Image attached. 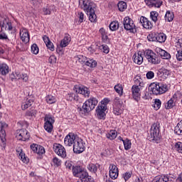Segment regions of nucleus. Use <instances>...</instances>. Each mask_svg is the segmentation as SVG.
I'll list each match as a JSON object with an SVG mask.
<instances>
[{"label":"nucleus","mask_w":182,"mask_h":182,"mask_svg":"<svg viewBox=\"0 0 182 182\" xmlns=\"http://www.w3.org/2000/svg\"><path fill=\"white\" fill-rule=\"evenodd\" d=\"M133 60L136 65H141V63H143V55L141 51H139L133 55Z\"/></svg>","instance_id":"nucleus-21"},{"label":"nucleus","mask_w":182,"mask_h":182,"mask_svg":"<svg viewBox=\"0 0 182 182\" xmlns=\"http://www.w3.org/2000/svg\"><path fill=\"white\" fill-rule=\"evenodd\" d=\"M98 103L99 101L96 97H90L85 102L82 107H78L77 110L81 114H87L97 106Z\"/></svg>","instance_id":"nucleus-3"},{"label":"nucleus","mask_w":182,"mask_h":182,"mask_svg":"<svg viewBox=\"0 0 182 182\" xmlns=\"http://www.w3.org/2000/svg\"><path fill=\"white\" fill-rule=\"evenodd\" d=\"M64 144L66 146H72L73 144V151L76 154H80L85 151V143L83 139L79 138L73 133H69L64 139Z\"/></svg>","instance_id":"nucleus-1"},{"label":"nucleus","mask_w":182,"mask_h":182,"mask_svg":"<svg viewBox=\"0 0 182 182\" xmlns=\"http://www.w3.org/2000/svg\"><path fill=\"white\" fill-rule=\"evenodd\" d=\"M134 79L135 85L132 87V97L136 102H139L141 96L140 90H141V87H144V82H143V79L139 76Z\"/></svg>","instance_id":"nucleus-4"},{"label":"nucleus","mask_w":182,"mask_h":182,"mask_svg":"<svg viewBox=\"0 0 182 182\" xmlns=\"http://www.w3.org/2000/svg\"><path fill=\"white\" fill-rule=\"evenodd\" d=\"M174 132L178 136H182V122L178 123L177 126L175 127Z\"/></svg>","instance_id":"nucleus-37"},{"label":"nucleus","mask_w":182,"mask_h":182,"mask_svg":"<svg viewBox=\"0 0 182 182\" xmlns=\"http://www.w3.org/2000/svg\"><path fill=\"white\" fill-rule=\"evenodd\" d=\"M77 59L79 63H81V65H83V63H85L86 61V57L83 55L77 56Z\"/></svg>","instance_id":"nucleus-55"},{"label":"nucleus","mask_w":182,"mask_h":182,"mask_svg":"<svg viewBox=\"0 0 182 182\" xmlns=\"http://www.w3.org/2000/svg\"><path fill=\"white\" fill-rule=\"evenodd\" d=\"M149 90L152 92L153 95L155 96H159V95H163L168 90L167 84L162 82H153L149 87Z\"/></svg>","instance_id":"nucleus-6"},{"label":"nucleus","mask_w":182,"mask_h":182,"mask_svg":"<svg viewBox=\"0 0 182 182\" xmlns=\"http://www.w3.org/2000/svg\"><path fill=\"white\" fill-rule=\"evenodd\" d=\"M106 110L107 107L98 105L96 109L97 117L100 120L106 119Z\"/></svg>","instance_id":"nucleus-14"},{"label":"nucleus","mask_w":182,"mask_h":182,"mask_svg":"<svg viewBox=\"0 0 182 182\" xmlns=\"http://www.w3.org/2000/svg\"><path fill=\"white\" fill-rule=\"evenodd\" d=\"M45 148L41 145H38V148H37V151H36V154H39V156L42 155V154H45Z\"/></svg>","instance_id":"nucleus-52"},{"label":"nucleus","mask_w":182,"mask_h":182,"mask_svg":"<svg viewBox=\"0 0 182 182\" xmlns=\"http://www.w3.org/2000/svg\"><path fill=\"white\" fill-rule=\"evenodd\" d=\"M144 2L149 8H160L163 5V1L160 0H144Z\"/></svg>","instance_id":"nucleus-16"},{"label":"nucleus","mask_w":182,"mask_h":182,"mask_svg":"<svg viewBox=\"0 0 182 182\" xmlns=\"http://www.w3.org/2000/svg\"><path fill=\"white\" fill-rule=\"evenodd\" d=\"M0 41H6V42H9L10 40L5 33L0 31Z\"/></svg>","instance_id":"nucleus-53"},{"label":"nucleus","mask_w":182,"mask_h":182,"mask_svg":"<svg viewBox=\"0 0 182 182\" xmlns=\"http://www.w3.org/2000/svg\"><path fill=\"white\" fill-rule=\"evenodd\" d=\"M118 9L120 12H124L127 9V3L125 1H121L117 4Z\"/></svg>","instance_id":"nucleus-32"},{"label":"nucleus","mask_w":182,"mask_h":182,"mask_svg":"<svg viewBox=\"0 0 182 182\" xmlns=\"http://www.w3.org/2000/svg\"><path fill=\"white\" fill-rule=\"evenodd\" d=\"M157 53L161 56V58L162 59H171V55H170V53H168V52L161 49V48H159L157 50Z\"/></svg>","instance_id":"nucleus-25"},{"label":"nucleus","mask_w":182,"mask_h":182,"mask_svg":"<svg viewBox=\"0 0 182 182\" xmlns=\"http://www.w3.org/2000/svg\"><path fill=\"white\" fill-rule=\"evenodd\" d=\"M65 166L66 168H68V170H72V168H73V162L67 161H65Z\"/></svg>","instance_id":"nucleus-57"},{"label":"nucleus","mask_w":182,"mask_h":182,"mask_svg":"<svg viewBox=\"0 0 182 182\" xmlns=\"http://www.w3.org/2000/svg\"><path fill=\"white\" fill-rule=\"evenodd\" d=\"M150 18L151 19V21H153V22H154V23H156V22H157V21H159V12L157 11H151L150 12Z\"/></svg>","instance_id":"nucleus-40"},{"label":"nucleus","mask_w":182,"mask_h":182,"mask_svg":"<svg viewBox=\"0 0 182 182\" xmlns=\"http://www.w3.org/2000/svg\"><path fill=\"white\" fill-rule=\"evenodd\" d=\"M147 139L149 141L155 143L160 141V139H161V135H160V122H155L151 125Z\"/></svg>","instance_id":"nucleus-5"},{"label":"nucleus","mask_w":182,"mask_h":182,"mask_svg":"<svg viewBox=\"0 0 182 182\" xmlns=\"http://www.w3.org/2000/svg\"><path fill=\"white\" fill-rule=\"evenodd\" d=\"M144 54L149 63L151 65H159L160 63V58H159V55L154 53L153 50H146L144 51Z\"/></svg>","instance_id":"nucleus-7"},{"label":"nucleus","mask_w":182,"mask_h":182,"mask_svg":"<svg viewBox=\"0 0 182 182\" xmlns=\"http://www.w3.org/2000/svg\"><path fill=\"white\" fill-rule=\"evenodd\" d=\"M123 106V101L119 97H115L114 100L113 107H122Z\"/></svg>","instance_id":"nucleus-43"},{"label":"nucleus","mask_w":182,"mask_h":182,"mask_svg":"<svg viewBox=\"0 0 182 182\" xmlns=\"http://www.w3.org/2000/svg\"><path fill=\"white\" fill-rule=\"evenodd\" d=\"M44 129L48 133L53 132V123H55V118L52 115L46 114L44 117Z\"/></svg>","instance_id":"nucleus-9"},{"label":"nucleus","mask_w":182,"mask_h":182,"mask_svg":"<svg viewBox=\"0 0 182 182\" xmlns=\"http://www.w3.org/2000/svg\"><path fill=\"white\" fill-rule=\"evenodd\" d=\"M174 19V13L171 12L170 11H166L165 15V21L168 22H171Z\"/></svg>","instance_id":"nucleus-38"},{"label":"nucleus","mask_w":182,"mask_h":182,"mask_svg":"<svg viewBox=\"0 0 182 182\" xmlns=\"http://www.w3.org/2000/svg\"><path fill=\"white\" fill-rule=\"evenodd\" d=\"M153 107L154 110H159L161 107V100L160 99H155Z\"/></svg>","instance_id":"nucleus-46"},{"label":"nucleus","mask_w":182,"mask_h":182,"mask_svg":"<svg viewBox=\"0 0 182 182\" xmlns=\"http://www.w3.org/2000/svg\"><path fill=\"white\" fill-rule=\"evenodd\" d=\"M28 2L31 4V5H33L34 6H37V5H39L41 2H42L41 0H28Z\"/></svg>","instance_id":"nucleus-62"},{"label":"nucleus","mask_w":182,"mask_h":182,"mask_svg":"<svg viewBox=\"0 0 182 182\" xmlns=\"http://www.w3.org/2000/svg\"><path fill=\"white\" fill-rule=\"evenodd\" d=\"M123 25L125 31H129L131 33H136L137 32L134 22L129 16L124 18Z\"/></svg>","instance_id":"nucleus-8"},{"label":"nucleus","mask_w":182,"mask_h":182,"mask_svg":"<svg viewBox=\"0 0 182 182\" xmlns=\"http://www.w3.org/2000/svg\"><path fill=\"white\" fill-rule=\"evenodd\" d=\"M16 79L19 80V79H22L23 82H28V75L26 74H21L18 73H15Z\"/></svg>","instance_id":"nucleus-39"},{"label":"nucleus","mask_w":182,"mask_h":182,"mask_svg":"<svg viewBox=\"0 0 182 182\" xmlns=\"http://www.w3.org/2000/svg\"><path fill=\"white\" fill-rule=\"evenodd\" d=\"M43 41H44V43H46L48 49H49L52 52H53V50H55V46H53V43H52V41H50V40L49 39V37L44 36L43 37Z\"/></svg>","instance_id":"nucleus-23"},{"label":"nucleus","mask_w":182,"mask_h":182,"mask_svg":"<svg viewBox=\"0 0 182 182\" xmlns=\"http://www.w3.org/2000/svg\"><path fill=\"white\" fill-rule=\"evenodd\" d=\"M9 66L6 63L0 64V75L2 76H6L9 73Z\"/></svg>","instance_id":"nucleus-22"},{"label":"nucleus","mask_w":182,"mask_h":182,"mask_svg":"<svg viewBox=\"0 0 182 182\" xmlns=\"http://www.w3.org/2000/svg\"><path fill=\"white\" fill-rule=\"evenodd\" d=\"M53 150L58 156L62 157L63 159L66 158V149L65 146H63L60 144H53Z\"/></svg>","instance_id":"nucleus-12"},{"label":"nucleus","mask_w":182,"mask_h":182,"mask_svg":"<svg viewBox=\"0 0 182 182\" xmlns=\"http://www.w3.org/2000/svg\"><path fill=\"white\" fill-rule=\"evenodd\" d=\"M166 39H167V36L164 33H156V42H159V43H164L166 42Z\"/></svg>","instance_id":"nucleus-27"},{"label":"nucleus","mask_w":182,"mask_h":182,"mask_svg":"<svg viewBox=\"0 0 182 182\" xmlns=\"http://www.w3.org/2000/svg\"><path fill=\"white\" fill-rule=\"evenodd\" d=\"M20 36H21V39L22 41V42H23L24 43H28V42H29V33H28V31H24L22 33H20Z\"/></svg>","instance_id":"nucleus-30"},{"label":"nucleus","mask_w":182,"mask_h":182,"mask_svg":"<svg viewBox=\"0 0 182 182\" xmlns=\"http://www.w3.org/2000/svg\"><path fill=\"white\" fill-rule=\"evenodd\" d=\"M70 42V37L69 36H65L64 38L60 41V46L62 48H66L69 43Z\"/></svg>","instance_id":"nucleus-34"},{"label":"nucleus","mask_w":182,"mask_h":182,"mask_svg":"<svg viewBox=\"0 0 182 182\" xmlns=\"http://www.w3.org/2000/svg\"><path fill=\"white\" fill-rule=\"evenodd\" d=\"M109 177L112 180H116L119 177V168L113 164L109 165Z\"/></svg>","instance_id":"nucleus-15"},{"label":"nucleus","mask_w":182,"mask_h":182,"mask_svg":"<svg viewBox=\"0 0 182 182\" xmlns=\"http://www.w3.org/2000/svg\"><path fill=\"white\" fill-rule=\"evenodd\" d=\"M153 77H154V72L148 71L146 73V79H153Z\"/></svg>","instance_id":"nucleus-64"},{"label":"nucleus","mask_w":182,"mask_h":182,"mask_svg":"<svg viewBox=\"0 0 182 182\" xmlns=\"http://www.w3.org/2000/svg\"><path fill=\"white\" fill-rule=\"evenodd\" d=\"M46 100L48 105H53V103H56V97L53 95H48L46 97Z\"/></svg>","instance_id":"nucleus-45"},{"label":"nucleus","mask_w":182,"mask_h":182,"mask_svg":"<svg viewBox=\"0 0 182 182\" xmlns=\"http://www.w3.org/2000/svg\"><path fill=\"white\" fill-rule=\"evenodd\" d=\"M123 144L125 150H130L132 149V141H130V139H124V141H123Z\"/></svg>","instance_id":"nucleus-42"},{"label":"nucleus","mask_w":182,"mask_h":182,"mask_svg":"<svg viewBox=\"0 0 182 182\" xmlns=\"http://www.w3.org/2000/svg\"><path fill=\"white\" fill-rule=\"evenodd\" d=\"M26 116H28V117H33V116H36V110L27 111L26 113Z\"/></svg>","instance_id":"nucleus-58"},{"label":"nucleus","mask_w":182,"mask_h":182,"mask_svg":"<svg viewBox=\"0 0 182 182\" xmlns=\"http://www.w3.org/2000/svg\"><path fill=\"white\" fill-rule=\"evenodd\" d=\"M77 182H95V180L87 172L86 176H82Z\"/></svg>","instance_id":"nucleus-33"},{"label":"nucleus","mask_w":182,"mask_h":182,"mask_svg":"<svg viewBox=\"0 0 182 182\" xmlns=\"http://www.w3.org/2000/svg\"><path fill=\"white\" fill-rule=\"evenodd\" d=\"M140 23L145 29H153V23L147 18L141 16L140 18Z\"/></svg>","instance_id":"nucleus-17"},{"label":"nucleus","mask_w":182,"mask_h":182,"mask_svg":"<svg viewBox=\"0 0 182 182\" xmlns=\"http://www.w3.org/2000/svg\"><path fill=\"white\" fill-rule=\"evenodd\" d=\"M51 12L52 11L49 6H46L43 9V15H50Z\"/></svg>","instance_id":"nucleus-56"},{"label":"nucleus","mask_w":182,"mask_h":182,"mask_svg":"<svg viewBox=\"0 0 182 182\" xmlns=\"http://www.w3.org/2000/svg\"><path fill=\"white\" fill-rule=\"evenodd\" d=\"M16 151L18 153L19 159L23 161V163L28 164V163H29V159L26 157L25 153H23V150H22V149H16Z\"/></svg>","instance_id":"nucleus-24"},{"label":"nucleus","mask_w":182,"mask_h":182,"mask_svg":"<svg viewBox=\"0 0 182 182\" xmlns=\"http://www.w3.org/2000/svg\"><path fill=\"white\" fill-rule=\"evenodd\" d=\"M109 102H110V100L108 98H105L102 101H101V105L100 106H105V107H107Z\"/></svg>","instance_id":"nucleus-61"},{"label":"nucleus","mask_w":182,"mask_h":182,"mask_svg":"<svg viewBox=\"0 0 182 182\" xmlns=\"http://www.w3.org/2000/svg\"><path fill=\"white\" fill-rule=\"evenodd\" d=\"M29 132L25 129H18L16 132V138L20 141H26L29 140Z\"/></svg>","instance_id":"nucleus-11"},{"label":"nucleus","mask_w":182,"mask_h":182,"mask_svg":"<svg viewBox=\"0 0 182 182\" xmlns=\"http://www.w3.org/2000/svg\"><path fill=\"white\" fill-rule=\"evenodd\" d=\"M175 149L178 153H182V143L181 142H177L175 144Z\"/></svg>","instance_id":"nucleus-54"},{"label":"nucleus","mask_w":182,"mask_h":182,"mask_svg":"<svg viewBox=\"0 0 182 182\" xmlns=\"http://www.w3.org/2000/svg\"><path fill=\"white\" fill-rule=\"evenodd\" d=\"M99 49L100 50H102L104 53H109L110 52V49L109 48V46L107 45H102L101 46H99Z\"/></svg>","instance_id":"nucleus-49"},{"label":"nucleus","mask_w":182,"mask_h":182,"mask_svg":"<svg viewBox=\"0 0 182 182\" xmlns=\"http://www.w3.org/2000/svg\"><path fill=\"white\" fill-rule=\"evenodd\" d=\"M107 139H109V140H114L116 137H117V132L116 130H110L107 134H106Z\"/></svg>","instance_id":"nucleus-31"},{"label":"nucleus","mask_w":182,"mask_h":182,"mask_svg":"<svg viewBox=\"0 0 182 182\" xmlns=\"http://www.w3.org/2000/svg\"><path fill=\"white\" fill-rule=\"evenodd\" d=\"M73 90L76 93L83 95L85 97H89V95H90V90H89V88L83 85H75Z\"/></svg>","instance_id":"nucleus-13"},{"label":"nucleus","mask_w":182,"mask_h":182,"mask_svg":"<svg viewBox=\"0 0 182 182\" xmlns=\"http://www.w3.org/2000/svg\"><path fill=\"white\" fill-rule=\"evenodd\" d=\"M1 130H0V139L1 142L3 143V146H5V141H6V139L5 137H6V133L5 132V127H8V124H5V123H1Z\"/></svg>","instance_id":"nucleus-18"},{"label":"nucleus","mask_w":182,"mask_h":182,"mask_svg":"<svg viewBox=\"0 0 182 182\" xmlns=\"http://www.w3.org/2000/svg\"><path fill=\"white\" fill-rule=\"evenodd\" d=\"M100 165L97 164H88V166H87V168L89 170V171H90L91 173H94V174H96L97 171V168H99Z\"/></svg>","instance_id":"nucleus-29"},{"label":"nucleus","mask_w":182,"mask_h":182,"mask_svg":"<svg viewBox=\"0 0 182 182\" xmlns=\"http://www.w3.org/2000/svg\"><path fill=\"white\" fill-rule=\"evenodd\" d=\"M32 105H33V99L31 98V97L25 98L21 104V109L22 110H26V109L31 107Z\"/></svg>","instance_id":"nucleus-20"},{"label":"nucleus","mask_w":182,"mask_h":182,"mask_svg":"<svg viewBox=\"0 0 182 182\" xmlns=\"http://www.w3.org/2000/svg\"><path fill=\"white\" fill-rule=\"evenodd\" d=\"M149 42H157V33H152L147 36Z\"/></svg>","instance_id":"nucleus-44"},{"label":"nucleus","mask_w":182,"mask_h":182,"mask_svg":"<svg viewBox=\"0 0 182 182\" xmlns=\"http://www.w3.org/2000/svg\"><path fill=\"white\" fill-rule=\"evenodd\" d=\"M77 15L79 18V22L82 23V22L85 21V14H83V12H78Z\"/></svg>","instance_id":"nucleus-59"},{"label":"nucleus","mask_w":182,"mask_h":182,"mask_svg":"<svg viewBox=\"0 0 182 182\" xmlns=\"http://www.w3.org/2000/svg\"><path fill=\"white\" fill-rule=\"evenodd\" d=\"M110 31H114L119 29V21H112L109 24Z\"/></svg>","instance_id":"nucleus-41"},{"label":"nucleus","mask_w":182,"mask_h":182,"mask_svg":"<svg viewBox=\"0 0 182 182\" xmlns=\"http://www.w3.org/2000/svg\"><path fill=\"white\" fill-rule=\"evenodd\" d=\"M57 60L56 56L55 55H50L48 58L49 63L53 64L55 63Z\"/></svg>","instance_id":"nucleus-63"},{"label":"nucleus","mask_w":182,"mask_h":182,"mask_svg":"<svg viewBox=\"0 0 182 182\" xmlns=\"http://www.w3.org/2000/svg\"><path fill=\"white\" fill-rule=\"evenodd\" d=\"M113 113L115 114V116H120L122 113H123V111L120 107H113Z\"/></svg>","instance_id":"nucleus-47"},{"label":"nucleus","mask_w":182,"mask_h":182,"mask_svg":"<svg viewBox=\"0 0 182 182\" xmlns=\"http://www.w3.org/2000/svg\"><path fill=\"white\" fill-rule=\"evenodd\" d=\"M72 171L73 176H74V177H77L80 179L87 176V171H85V169L79 165L73 166Z\"/></svg>","instance_id":"nucleus-10"},{"label":"nucleus","mask_w":182,"mask_h":182,"mask_svg":"<svg viewBox=\"0 0 182 182\" xmlns=\"http://www.w3.org/2000/svg\"><path fill=\"white\" fill-rule=\"evenodd\" d=\"M114 89L119 96H123V85H122V84H117L114 87Z\"/></svg>","instance_id":"nucleus-36"},{"label":"nucleus","mask_w":182,"mask_h":182,"mask_svg":"<svg viewBox=\"0 0 182 182\" xmlns=\"http://www.w3.org/2000/svg\"><path fill=\"white\" fill-rule=\"evenodd\" d=\"M85 65L89 68H96L97 66V61L93 58H86Z\"/></svg>","instance_id":"nucleus-26"},{"label":"nucleus","mask_w":182,"mask_h":182,"mask_svg":"<svg viewBox=\"0 0 182 182\" xmlns=\"http://www.w3.org/2000/svg\"><path fill=\"white\" fill-rule=\"evenodd\" d=\"M176 59L179 62L182 60V43H179V47L177 48V54H176Z\"/></svg>","instance_id":"nucleus-35"},{"label":"nucleus","mask_w":182,"mask_h":182,"mask_svg":"<svg viewBox=\"0 0 182 182\" xmlns=\"http://www.w3.org/2000/svg\"><path fill=\"white\" fill-rule=\"evenodd\" d=\"M174 107V100L173 99L169 100L166 104H165V108L166 109H172V107Z\"/></svg>","instance_id":"nucleus-48"},{"label":"nucleus","mask_w":182,"mask_h":182,"mask_svg":"<svg viewBox=\"0 0 182 182\" xmlns=\"http://www.w3.org/2000/svg\"><path fill=\"white\" fill-rule=\"evenodd\" d=\"M31 53L34 55H38L39 53V48H38V45L34 43L31 46Z\"/></svg>","instance_id":"nucleus-50"},{"label":"nucleus","mask_w":182,"mask_h":182,"mask_svg":"<svg viewBox=\"0 0 182 182\" xmlns=\"http://www.w3.org/2000/svg\"><path fill=\"white\" fill-rule=\"evenodd\" d=\"M160 73H163L165 76H168L170 75V70L166 69V68H161L159 70Z\"/></svg>","instance_id":"nucleus-60"},{"label":"nucleus","mask_w":182,"mask_h":182,"mask_svg":"<svg viewBox=\"0 0 182 182\" xmlns=\"http://www.w3.org/2000/svg\"><path fill=\"white\" fill-rule=\"evenodd\" d=\"M133 173L132 171L125 172L123 173L122 177L125 180V181H127L129 178H132Z\"/></svg>","instance_id":"nucleus-51"},{"label":"nucleus","mask_w":182,"mask_h":182,"mask_svg":"<svg viewBox=\"0 0 182 182\" xmlns=\"http://www.w3.org/2000/svg\"><path fill=\"white\" fill-rule=\"evenodd\" d=\"M79 5L81 9H83L87 16H89V21H90V22H96L97 16L95 11V4L89 0H80Z\"/></svg>","instance_id":"nucleus-2"},{"label":"nucleus","mask_w":182,"mask_h":182,"mask_svg":"<svg viewBox=\"0 0 182 182\" xmlns=\"http://www.w3.org/2000/svg\"><path fill=\"white\" fill-rule=\"evenodd\" d=\"M170 181V175L166 174H162V175H159L156 176L152 182H168Z\"/></svg>","instance_id":"nucleus-19"},{"label":"nucleus","mask_w":182,"mask_h":182,"mask_svg":"<svg viewBox=\"0 0 182 182\" xmlns=\"http://www.w3.org/2000/svg\"><path fill=\"white\" fill-rule=\"evenodd\" d=\"M100 33L101 35L103 42H105V43H107V42H109V37L107 36L106 30L104 28H100Z\"/></svg>","instance_id":"nucleus-28"}]
</instances>
